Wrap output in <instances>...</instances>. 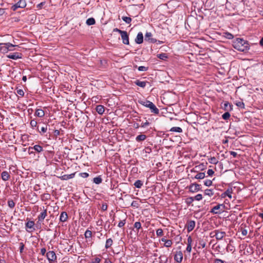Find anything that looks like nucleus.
<instances>
[{
  "mask_svg": "<svg viewBox=\"0 0 263 263\" xmlns=\"http://www.w3.org/2000/svg\"><path fill=\"white\" fill-rule=\"evenodd\" d=\"M24 249V245L23 242L20 243V252L22 253Z\"/></svg>",
  "mask_w": 263,
  "mask_h": 263,
  "instance_id": "obj_60",
  "label": "nucleus"
},
{
  "mask_svg": "<svg viewBox=\"0 0 263 263\" xmlns=\"http://www.w3.org/2000/svg\"><path fill=\"white\" fill-rule=\"evenodd\" d=\"M234 104L239 108H244L245 107V104L242 101H236L235 102H234Z\"/></svg>",
  "mask_w": 263,
  "mask_h": 263,
  "instance_id": "obj_38",
  "label": "nucleus"
},
{
  "mask_svg": "<svg viewBox=\"0 0 263 263\" xmlns=\"http://www.w3.org/2000/svg\"><path fill=\"white\" fill-rule=\"evenodd\" d=\"M148 69V67H145L143 66H139L138 69L140 71H147Z\"/></svg>",
  "mask_w": 263,
  "mask_h": 263,
  "instance_id": "obj_49",
  "label": "nucleus"
},
{
  "mask_svg": "<svg viewBox=\"0 0 263 263\" xmlns=\"http://www.w3.org/2000/svg\"><path fill=\"white\" fill-rule=\"evenodd\" d=\"M93 183H95L97 184H99L102 182V179L100 176H99L95 177L93 178Z\"/></svg>",
  "mask_w": 263,
  "mask_h": 263,
  "instance_id": "obj_35",
  "label": "nucleus"
},
{
  "mask_svg": "<svg viewBox=\"0 0 263 263\" xmlns=\"http://www.w3.org/2000/svg\"><path fill=\"white\" fill-rule=\"evenodd\" d=\"M239 223H238L237 222H236L235 223H234V222H233V224L231 223V229L232 228L235 229V230L236 232V235H238V233L241 232V234L242 236H246L247 234V233H248L247 230H245L243 228V227H242V224L241 225L240 227H239Z\"/></svg>",
  "mask_w": 263,
  "mask_h": 263,
  "instance_id": "obj_3",
  "label": "nucleus"
},
{
  "mask_svg": "<svg viewBox=\"0 0 263 263\" xmlns=\"http://www.w3.org/2000/svg\"><path fill=\"white\" fill-rule=\"evenodd\" d=\"M210 163L215 164L217 163V161L216 158L215 157H212L209 161Z\"/></svg>",
  "mask_w": 263,
  "mask_h": 263,
  "instance_id": "obj_57",
  "label": "nucleus"
},
{
  "mask_svg": "<svg viewBox=\"0 0 263 263\" xmlns=\"http://www.w3.org/2000/svg\"><path fill=\"white\" fill-rule=\"evenodd\" d=\"M96 111L100 115H102L105 110L104 106L102 105H98L96 107Z\"/></svg>",
  "mask_w": 263,
  "mask_h": 263,
  "instance_id": "obj_22",
  "label": "nucleus"
},
{
  "mask_svg": "<svg viewBox=\"0 0 263 263\" xmlns=\"http://www.w3.org/2000/svg\"><path fill=\"white\" fill-rule=\"evenodd\" d=\"M193 198L194 200H196L197 201H200L202 199V195L200 194H198Z\"/></svg>",
  "mask_w": 263,
  "mask_h": 263,
  "instance_id": "obj_50",
  "label": "nucleus"
},
{
  "mask_svg": "<svg viewBox=\"0 0 263 263\" xmlns=\"http://www.w3.org/2000/svg\"><path fill=\"white\" fill-rule=\"evenodd\" d=\"M172 244H173V242H172V240L168 239L166 241H165V242L164 244V246L166 248H169L172 246Z\"/></svg>",
  "mask_w": 263,
  "mask_h": 263,
  "instance_id": "obj_42",
  "label": "nucleus"
},
{
  "mask_svg": "<svg viewBox=\"0 0 263 263\" xmlns=\"http://www.w3.org/2000/svg\"><path fill=\"white\" fill-rule=\"evenodd\" d=\"M25 226L27 228L33 229V230H35V229L33 228V226H34V222L33 221H28L25 223Z\"/></svg>",
  "mask_w": 263,
  "mask_h": 263,
  "instance_id": "obj_29",
  "label": "nucleus"
},
{
  "mask_svg": "<svg viewBox=\"0 0 263 263\" xmlns=\"http://www.w3.org/2000/svg\"><path fill=\"white\" fill-rule=\"evenodd\" d=\"M101 259L98 257L95 258L94 260L92 261L90 263H100Z\"/></svg>",
  "mask_w": 263,
  "mask_h": 263,
  "instance_id": "obj_62",
  "label": "nucleus"
},
{
  "mask_svg": "<svg viewBox=\"0 0 263 263\" xmlns=\"http://www.w3.org/2000/svg\"><path fill=\"white\" fill-rule=\"evenodd\" d=\"M156 235L158 237L161 236L163 235V231L162 229H158L156 230Z\"/></svg>",
  "mask_w": 263,
  "mask_h": 263,
  "instance_id": "obj_46",
  "label": "nucleus"
},
{
  "mask_svg": "<svg viewBox=\"0 0 263 263\" xmlns=\"http://www.w3.org/2000/svg\"><path fill=\"white\" fill-rule=\"evenodd\" d=\"M225 204H219L214 206L210 211V213L215 214H221L224 213L226 210H228V206Z\"/></svg>",
  "mask_w": 263,
  "mask_h": 263,
  "instance_id": "obj_2",
  "label": "nucleus"
},
{
  "mask_svg": "<svg viewBox=\"0 0 263 263\" xmlns=\"http://www.w3.org/2000/svg\"><path fill=\"white\" fill-rule=\"evenodd\" d=\"M84 236L86 239L91 238L92 237V232L89 230H87L85 232Z\"/></svg>",
  "mask_w": 263,
  "mask_h": 263,
  "instance_id": "obj_36",
  "label": "nucleus"
},
{
  "mask_svg": "<svg viewBox=\"0 0 263 263\" xmlns=\"http://www.w3.org/2000/svg\"><path fill=\"white\" fill-rule=\"evenodd\" d=\"M192 238L191 236H190L187 238V245L192 246Z\"/></svg>",
  "mask_w": 263,
  "mask_h": 263,
  "instance_id": "obj_61",
  "label": "nucleus"
},
{
  "mask_svg": "<svg viewBox=\"0 0 263 263\" xmlns=\"http://www.w3.org/2000/svg\"><path fill=\"white\" fill-rule=\"evenodd\" d=\"M47 216V210L46 209H44V207H43V211L42 212L40 213V214L37 216V221L36 222L37 225H40L44 220V219L46 218V217Z\"/></svg>",
  "mask_w": 263,
  "mask_h": 263,
  "instance_id": "obj_6",
  "label": "nucleus"
},
{
  "mask_svg": "<svg viewBox=\"0 0 263 263\" xmlns=\"http://www.w3.org/2000/svg\"><path fill=\"white\" fill-rule=\"evenodd\" d=\"M144 151L146 153L149 154L152 152V148L149 146H147L145 148Z\"/></svg>",
  "mask_w": 263,
  "mask_h": 263,
  "instance_id": "obj_59",
  "label": "nucleus"
},
{
  "mask_svg": "<svg viewBox=\"0 0 263 263\" xmlns=\"http://www.w3.org/2000/svg\"><path fill=\"white\" fill-rule=\"evenodd\" d=\"M30 124L32 128L36 127L37 128V123L35 120H31Z\"/></svg>",
  "mask_w": 263,
  "mask_h": 263,
  "instance_id": "obj_44",
  "label": "nucleus"
},
{
  "mask_svg": "<svg viewBox=\"0 0 263 263\" xmlns=\"http://www.w3.org/2000/svg\"><path fill=\"white\" fill-rule=\"evenodd\" d=\"M76 173H71L70 174H66L62 175L61 176H60L59 178L62 180H67L70 179H72L74 177Z\"/></svg>",
  "mask_w": 263,
  "mask_h": 263,
  "instance_id": "obj_14",
  "label": "nucleus"
},
{
  "mask_svg": "<svg viewBox=\"0 0 263 263\" xmlns=\"http://www.w3.org/2000/svg\"><path fill=\"white\" fill-rule=\"evenodd\" d=\"M195 227V222L194 220L188 221L186 223V228L188 232L192 231Z\"/></svg>",
  "mask_w": 263,
  "mask_h": 263,
  "instance_id": "obj_13",
  "label": "nucleus"
},
{
  "mask_svg": "<svg viewBox=\"0 0 263 263\" xmlns=\"http://www.w3.org/2000/svg\"><path fill=\"white\" fill-rule=\"evenodd\" d=\"M51 196L49 193H44L41 196V199L43 201H46L50 199Z\"/></svg>",
  "mask_w": 263,
  "mask_h": 263,
  "instance_id": "obj_27",
  "label": "nucleus"
},
{
  "mask_svg": "<svg viewBox=\"0 0 263 263\" xmlns=\"http://www.w3.org/2000/svg\"><path fill=\"white\" fill-rule=\"evenodd\" d=\"M122 19L127 24H129L132 22V18L127 16H122Z\"/></svg>",
  "mask_w": 263,
  "mask_h": 263,
  "instance_id": "obj_43",
  "label": "nucleus"
},
{
  "mask_svg": "<svg viewBox=\"0 0 263 263\" xmlns=\"http://www.w3.org/2000/svg\"><path fill=\"white\" fill-rule=\"evenodd\" d=\"M79 175L81 177L84 178H87L89 176L88 173H87L86 172L81 173H80Z\"/></svg>",
  "mask_w": 263,
  "mask_h": 263,
  "instance_id": "obj_53",
  "label": "nucleus"
},
{
  "mask_svg": "<svg viewBox=\"0 0 263 263\" xmlns=\"http://www.w3.org/2000/svg\"><path fill=\"white\" fill-rule=\"evenodd\" d=\"M134 228L136 229V231L137 232H139V230L141 229V224L140 222L137 221L134 223Z\"/></svg>",
  "mask_w": 263,
  "mask_h": 263,
  "instance_id": "obj_40",
  "label": "nucleus"
},
{
  "mask_svg": "<svg viewBox=\"0 0 263 263\" xmlns=\"http://www.w3.org/2000/svg\"><path fill=\"white\" fill-rule=\"evenodd\" d=\"M233 47L240 51L246 52L249 49V44L248 41L242 39L236 38L232 41Z\"/></svg>",
  "mask_w": 263,
  "mask_h": 263,
  "instance_id": "obj_1",
  "label": "nucleus"
},
{
  "mask_svg": "<svg viewBox=\"0 0 263 263\" xmlns=\"http://www.w3.org/2000/svg\"><path fill=\"white\" fill-rule=\"evenodd\" d=\"M27 4L26 0H20L17 3L12 5L11 9L15 11L17 8H24L26 7Z\"/></svg>",
  "mask_w": 263,
  "mask_h": 263,
  "instance_id": "obj_5",
  "label": "nucleus"
},
{
  "mask_svg": "<svg viewBox=\"0 0 263 263\" xmlns=\"http://www.w3.org/2000/svg\"><path fill=\"white\" fill-rule=\"evenodd\" d=\"M204 194L211 197L213 195L214 192L211 189H206L204 191Z\"/></svg>",
  "mask_w": 263,
  "mask_h": 263,
  "instance_id": "obj_41",
  "label": "nucleus"
},
{
  "mask_svg": "<svg viewBox=\"0 0 263 263\" xmlns=\"http://www.w3.org/2000/svg\"><path fill=\"white\" fill-rule=\"evenodd\" d=\"M45 115V112L43 110L41 109H36L34 116L39 117H43Z\"/></svg>",
  "mask_w": 263,
  "mask_h": 263,
  "instance_id": "obj_24",
  "label": "nucleus"
},
{
  "mask_svg": "<svg viewBox=\"0 0 263 263\" xmlns=\"http://www.w3.org/2000/svg\"><path fill=\"white\" fill-rule=\"evenodd\" d=\"M28 149L29 151L30 149H33L37 153H41L43 151V147L40 145H35L33 147H29Z\"/></svg>",
  "mask_w": 263,
  "mask_h": 263,
  "instance_id": "obj_20",
  "label": "nucleus"
},
{
  "mask_svg": "<svg viewBox=\"0 0 263 263\" xmlns=\"http://www.w3.org/2000/svg\"><path fill=\"white\" fill-rule=\"evenodd\" d=\"M7 203L8 206L11 209H13L15 206V203L12 199H9Z\"/></svg>",
  "mask_w": 263,
  "mask_h": 263,
  "instance_id": "obj_39",
  "label": "nucleus"
},
{
  "mask_svg": "<svg viewBox=\"0 0 263 263\" xmlns=\"http://www.w3.org/2000/svg\"><path fill=\"white\" fill-rule=\"evenodd\" d=\"M207 164H208L207 163H200V164L196 166L195 167L194 169L196 170L195 171H196V172H198V171H203V170H204L206 168Z\"/></svg>",
  "mask_w": 263,
  "mask_h": 263,
  "instance_id": "obj_16",
  "label": "nucleus"
},
{
  "mask_svg": "<svg viewBox=\"0 0 263 263\" xmlns=\"http://www.w3.org/2000/svg\"><path fill=\"white\" fill-rule=\"evenodd\" d=\"M17 94L23 97L24 95V92L22 89H17Z\"/></svg>",
  "mask_w": 263,
  "mask_h": 263,
  "instance_id": "obj_56",
  "label": "nucleus"
},
{
  "mask_svg": "<svg viewBox=\"0 0 263 263\" xmlns=\"http://www.w3.org/2000/svg\"><path fill=\"white\" fill-rule=\"evenodd\" d=\"M183 259V254L181 251H177L174 256L175 260L178 263H181Z\"/></svg>",
  "mask_w": 263,
  "mask_h": 263,
  "instance_id": "obj_12",
  "label": "nucleus"
},
{
  "mask_svg": "<svg viewBox=\"0 0 263 263\" xmlns=\"http://www.w3.org/2000/svg\"><path fill=\"white\" fill-rule=\"evenodd\" d=\"M226 196H227L230 198V190L229 189H228L227 190L222 194L223 197H224Z\"/></svg>",
  "mask_w": 263,
  "mask_h": 263,
  "instance_id": "obj_48",
  "label": "nucleus"
},
{
  "mask_svg": "<svg viewBox=\"0 0 263 263\" xmlns=\"http://www.w3.org/2000/svg\"><path fill=\"white\" fill-rule=\"evenodd\" d=\"M143 42V35L141 32H139L135 39V42L138 44H140Z\"/></svg>",
  "mask_w": 263,
  "mask_h": 263,
  "instance_id": "obj_15",
  "label": "nucleus"
},
{
  "mask_svg": "<svg viewBox=\"0 0 263 263\" xmlns=\"http://www.w3.org/2000/svg\"><path fill=\"white\" fill-rule=\"evenodd\" d=\"M150 124V123L147 121V120H146V121L145 122H142L141 125H140V127H145L148 125H149Z\"/></svg>",
  "mask_w": 263,
  "mask_h": 263,
  "instance_id": "obj_52",
  "label": "nucleus"
},
{
  "mask_svg": "<svg viewBox=\"0 0 263 263\" xmlns=\"http://www.w3.org/2000/svg\"><path fill=\"white\" fill-rule=\"evenodd\" d=\"M101 209L104 211H106L107 209V205L106 203L103 204L101 206Z\"/></svg>",
  "mask_w": 263,
  "mask_h": 263,
  "instance_id": "obj_64",
  "label": "nucleus"
},
{
  "mask_svg": "<svg viewBox=\"0 0 263 263\" xmlns=\"http://www.w3.org/2000/svg\"><path fill=\"white\" fill-rule=\"evenodd\" d=\"M147 137L146 135L144 134H140L138 135L136 137V140L137 142H141L145 140L146 139Z\"/></svg>",
  "mask_w": 263,
  "mask_h": 263,
  "instance_id": "obj_28",
  "label": "nucleus"
},
{
  "mask_svg": "<svg viewBox=\"0 0 263 263\" xmlns=\"http://www.w3.org/2000/svg\"><path fill=\"white\" fill-rule=\"evenodd\" d=\"M134 185L137 188H141L143 185V182L141 180H137L134 183Z\"/></svg>",
  "mask_w": 263,
  "mask_h": 263,
  "instance_id": "obj_37",
  "label": "nucleus"
},
{
  "mask_svg": "<svg viewBox=\"0 0 263 263\" xmlns=\"http://www.w3.org/2000/svg\"><path fill=\"white\" fill-rule=\"evenodd\" d=\"M170 131L172 132H176L180 133L182 132V129L180 127H173L170 129Z\"/></svg>",
  "mask_w": 263,
  "mask_h": 263,
  "instance_id": "obj_34",
  "label": "nucleus"
},
{
  "mask_svg": "<svg viewBox=\"0 0 263 263\" xmlns=\"http://www.w3.org/2000/svg\"><path fill=\"white\" fill-rule=\"evenodd\" d=\"M205 177V174L204 173H197L194 177L195 179H202Z\"/></svg>",
  "mask_w": 263,
  "mask_h": 263,
  "instance_id": "obj_31",
  "label": "nucleus"
},
{
  "mask_svg": "<svg viewBox=\"0 0 263 263\" xmlns=\"http://www.w3.org/2000/svg\"><path fill=\"white\" fill-rule=\"evenodd\" d=\"M46 257L49 262L55 261L57 260V256L53 251H48L46 253Z\"/></svg>",
  "mask_w": 263,
  "mask_h": 263,
  "instance_id": "obj_7",
  "label": "nucleus"
},
{
  "mask_svg": "<svg viewBox=\"0 0 263 263\" xmlns=\"http://www.w3.org/2000/svg\"><path fill=\"white\" fill-rule=\"evenodd\" d=\"M222 204H225L224 205H225L226 206H226V205H227V206H228V210H230V204H229V200H228V199H226V200L224 201L223 203H222Z\"/></svg>",
  "mask_w": 263,
  "mask_h": 263,
  "instance_id": "obj_54",
  "label": "nucleus"
},
{
  "mask_svg": "<svg viewBox=\"0 0 263 263\" xmlns=\"http://www.w3.org/2000/svg\"><path fill=\"white\" fill-rule=\"evenodd\" d=\"M149 108L151 109V112L152 113L157 115L159 113V110L154 103H153L152 105L149 106Z\"/></svg>",
  "mask_w": 263,
  "mask_h": 263,
  "instance_id": "obj_23",
  "label": "nucleus"
},
{
  "mask_svg": "<svg viewBox=\"0 0 263 263\" xmlns=\"http://www.w3.org/2000/svg\"><path fill=\"white\" fill-rule=\"evenodd\" d=\"M222 117L224 120H228L230 117V114L227 111L222 115Z\"/></svg>",
  "mask_w": 263,
  "mask_h": 263,
  "instance_id": "obj_47",
  "label": "nucleus"
},
{
  "mask_svg": "<svg viewBox=\"0 0 263 263\" xmlns=\"http://www.w3.org/2000/svg\"><path fill=\"white\" fill-rule=\"evenodd\" d=\"M221 214L224 218H229L230 216V213H228V210H226L224 213Z\"/></svg>",
  "mask_w": 263,
  "mask_h": 263,
  "instance_id": "obj_58",
  "label": "nucleus"
},
{
  "mask_svg": "<svg viewBox=\"0 0 263 263\" xmlns=\"http://www.w3.org/2000/svg\"><path fill=\"white\" fill-rule=\"evenodd\" d=\"M214 173V172L212 169H209L207 172V174L209 176H212Z\"/></svg>",
  "mask_w": 263,
  "mask_h": 263,
  "instance_id": "obj_63",
  "label": "nucleus"
},
{
  "mask_svg": "<svg viewBox=\"0 0 263 263\" xmlns=\"http://www.w3.org/2000/svg\"><path fill=\"white\" fill-rule=\"evenodd\" d=\"M113 243V240L111 238H108L106 240L105 247L106 249L109 248Z\"/></svg>",
  "mask_w": 263,
  "mask_h": 263,
  "instance_id": "obj_30",
  "label": "nucleus"
},
{
  "mask_svg": "<svg viewBox=\"0 0 263 263\" xmlns=\"http://www.w3.org/2000/svg\"><path fill=\"white\" fill-rule=\"evenodd\" d=\"M145 40L151 43H156L157 40L152 37V34L151 32H146L145 34Z\"/></svg>",
  "mask_w": 263,
  "mask_h": 263,
  "instance_id": "obj_10",
  "label": "nucleus"
},
{
  "mask_svg": "<svg viewBox=\"0 0 263 263\" xmlns=\"http://www.w3.org/2000/svg\"><path fill=\"white\" fill-rule=\"evenodd\" d=\"M139 103L142 105L143 106L146 107L147 108L149 107V106L152 105L153 103V102L148 101V100H145V101H139Z\"/></svg>",
  "mask_w": 263,
  "mask_h": 263,
  "instance_id": "obj_26",
  "label": "nucleus"
},
{
  "mask_svg": "<svg viewBox=\"0 0 263 263\" xmlns=\"http://www.w3.org/2000/svg\"><path fill=\"white\" fill-rule=\"evenodd\" d=\"M7 57L9 59H13V60H17V59L22 58V54L20 52H14V53H10L8 55H7Z\"/></svg>",
  "mask_w": 263,
  "mask_h": 263,
  "instance_id": "obj_11",
  "label": "nucleus"
},
{
  "mask_svg": "<svg viewBox=\"0 0 263 263\" xmlns=\"http://www.w3.org/2000/svg\"><path fill=\"white\" fill-rule=\"evenodd\" d=\"M37 131L39 132V133L41 135H43L47 130V125H45V126H42L40 128L39 126H37Z\"/></svg>",
  "mask_w": 263,
  "mask_h": 263,
  "instance_id": "obj_25",
  "label": "nucleus"
},
{
  "mask_svg": "<svg viewBox=\"0 0 263 263\" xmlns=\"http://www.w3.org/2000/svg\"><path fill=\"white\" fill-rule=\"evenodd\" d=\"M212 181L211 180H206L204 181V184L206 186H210L212 185Z\"/></svg>",
  "mask_w": 263,
  "mask_h": 263,
  "instance_id": "obj_51",
  "label": "nucleus"
},
{
  "mask_svg": "<svg viewBox=\"0 0 263 263\" xmlns=\"http://www.w3.org/2000/svg\"><path fill=\"white\" fill-rule=\"evenodd\" d=\"M1 177L3 181H6L10 179V175L7 171H4L1 174Z\"/></svg>",
  "mask_w": 263,
  "mask_h": 263,
  "instance_id": "obj_17",
  "label": "nucleus"
},
{
  "mask_svg": "<svg viewBox=\"0 0 263 263\" xmlns=\"http://www.w3.org/2000/svg\"><path fill=\"white\" fill-rule=\"evenodd\" d=\"M134 83L136 85H137L139 87H141L142 88L145 87L146 84L149 83V82H148L147 81H141L139 80H137L136 81H135L134 82Z\"/></svg>",
  "mask_w": 263,
  "mask_h": 263,
  "instance_id": "obj_19",
  "label": "nucleus"
},
{
  "mask_svg": "<svg viewBox=\"0 0 263 263\" xmlns=\"http://www.w3.org/2000/svg\"><path fill=\"white\" fill-rule=\"evenodd\" d=\"M157 57L162 60H166L168 58V55L165 53H161L157 54Z\"/></svg>",
  "mask_w": 263,
  "mask_h": 263,
  "instance_id": "obj_33",
  "label": "nucleus"
},
{
  "mask_svg": "<svg viewBox=\"0 0 263 263\" xmlns=\"http://www.w3.org/2000/svg\"><path fill=\"white\" fill-rule=\"evenodd\" d=\"M125 219L123 220H121L119 223H118V226L119 227V228H122L123 227L125 224Z\"/></svg>",
  "mask_w": 263,
  "mask_h": 263,
  "instance_id": "obj_55",
  "label": "nucleus"
},
{
  "mask_svg": "<svg viewBox=\"0 0 263 263\" xmlns=\"http://www.w3.org/2000/svg\"><path fill=\"white\" fill-rule=\"evenodd\" d=\"M189 189L192 193L197 192L200 190V185L196 183H192L189 186Z\"/></svg>",
  "mask_w": 263,
  "mask_h": 263,
  "instance_id": "obj_8",
  "label": "nucleus"
},
{
  "mask_svg": "<svg viewBox=\"0 0 263 263\" xmlns=\"http://www.w3.org/2000/svg\"><path fill=\"white\" fill-rule=\"evenodd\" d=\"M215 236L217 239H221L226 235L224 232L219 231H215Z\"/></svg>",
  "mask_w": 263,
  "mask_h": 263,
  "instance_id": "obj_18",
  "label": "nucleus"
},
{
  "mask_svg": "<svg viewBox=\"0 0 263 263\" xmlns=\"http://www.w3.org/2000/svg\"><path fill=\"white\" fill-rule=\"evenodd\" d=\"M68 219V215L66 212H62L60 216V220L61 222H65Z\"/></svg>",
  "mask_w": 263,
  "mask_h": 263,
  "instance_id": "obj_21",
  "label": "nucleus"
},
{
  "mask_svg": "<svg viewBox=\"0 0 263 263\" xmlns=\"http://www.w3.org/2000/svg\"><path fill=\"white\" fill-rule=\"evenodd\" d=\"M121 36L122 40L123 43L125 45L129 44V37L127 32L126 31L121 32Z\"/></svg>",
  "mask_w": 263,
  "mask_h": 263,
  "instance_id": "obj_9",
  "label": "nucleus"
},
{
  "mask_svg": "<svg viewBox=\"0 0 263 263\" xmlns=\"http://www.w3.org/2000/svg\"><path fill=\"white\" fill-rule=\"evenodd\" d=\"M194 200L193 197H190L186 199L185 202L187 205L191 204Z\"/></svg>",
  "mask_w": 263,
  "mask_h": 263,
  "instance_id": "obj_45",
  "label": "nucleus"
},
{
  "mask_svg": "<svg viewBox=\"0 0 263 263\" xmlns=\"http://www.w3.org/2000/svg\"><path fill=\"white\" fill-rule=\"evenodd\" d=\"M17 45H14L10 43H0V52L3 53L8 52L9 51H13V49H10L11 47H15Z\"/></svg>",
  "mask_w": 263,
  "mask_h": 263,
  "instance_id": "obj_4",
  "label": "nucleus"
},
{
  "mask_svg": "<svg viewBox=\"0 0 263 263\" xmlns=\"http://www.w3.org/2000/svg\"><path fill=\"white\" fill-rule=\"evenodd\" d=\"M86 23L88 26L93 25L95 24L96 21L94 18L90 17L86 20Z\"/></svg>",
  "mask_w": 263,
  "mask_h": 263,
  "instance_id": "obj_32",
  "label": "nucleus"
}]
</instances>
